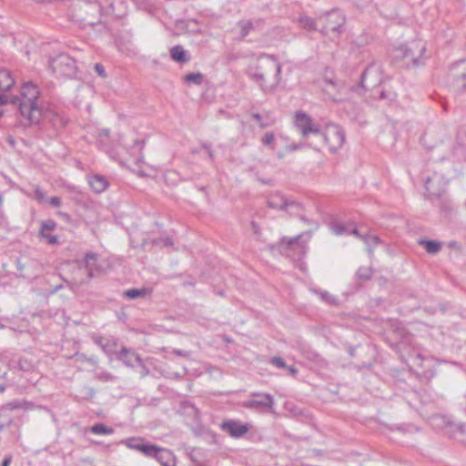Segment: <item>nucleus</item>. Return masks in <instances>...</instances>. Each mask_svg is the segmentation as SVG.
<instances>
[{
  "instance_id": "obj_1",
  "label": "nucleus",
  "mask_w": 466,
  "mask_h": 466,
  "mask_svg": "<svg viewBox=\"0 0 466 466\" xmlns=\"http://www.w3.org/2000/svg\"><path fill=\"white\" fill-rule=\"evenodd\" d=\"M247 75L261 89L271 91L281 81V65L275 56L263 53L259 55L257 65L248 67Z\"/></svg>"
},
{
  "instance_id": "obj_2",
  "label": "nucleus",
  "mask_w": 466,
  "mask_h": 466,
  "mask_svg": "<svg viewBox=\"0 0 466 466\" xmlns=\"http://www.w3.org/2000/svg\"><path fill=\"white\" fill-rule=\"evenodd\" d=\"M18 109L21 116L26 123L25 125H37L43 118V108L38 106L37 99L40 92L33 82L25 83L20 91Z\"/></svg>"
},
{
  "instance_id": "obj_3",
  "label": "nucleus",
  "mask_w": 466,
  "mask_h": 466,
  "mask_svg": "<svg viewBox=\"0 0 466 466\" xmlns=\"http://www.w3.org/2000/svg\"><path fill=\"white\" fill-rule=\"evenodd\" d=\"M381 66L378 63H370L361 75L360 86L355 87V91L360 95L370 89L373 90L381 84Z\"/></svg>"
},
{
  "instance_id": "obj_4",
  "label": "nucleus",
  "mask_w": 466,
  "mask_h": 466,
  "mask_svg": "<svg viewBox=\"0 0 466 466\" xmlns=\"http://www.w3.org/2000/svg\"><path fill=\"white\" fill-rule=\"evenodd\" d=\"M317 21L323 35H328L329 32L339 34L345 23V16L339 10L333 9L319 15Z\"/></svg>"
},
{
  "instance_id": "obj_5",
  "label": "nucleus",
  "mask_w": 466,
  "mask_h": 466,
  "mask_svg": "<svg viewBox=\"0 0 466 466\" xmlns=\"http://www.w3.org/2000/svg\"><path fill=\"white\" fill-rule=\"evenodd\" d=\"M330 152H337L345 143V132L338 125H329L321 134Z\"/></svg>"
},
{
  "instance_id": "obj_6",
  "label": "nucleus",
  "mask_w": 466,
  "mask_h": 466,
  "mask_svg": "<svg viewBox=\"0 0 466 466\" xmlns=\"http://www.w3.org/2000/svg\"><path fill=\"white\" fill-rule=\"evenodd\" d=\"M425 50L426 46L424 43H422L420 40H414L409 45L400 46L397 49V52L400 53V55H397V56H400L410 61L414 66H419L420 57L423 55Z\"/></svg>"
},
{
  "instance_id": "obj_7",
  "label": "nucleus",
  "mask_w": 466,
  "mask_h": 466,
  "mask_svg": "<svg viewBox=\"0 0 466 466\" xmlns=\"http://www.w3.org/2000/svg\"><path fill=\"white\" fill-rule=\"evenodd\" d=\"M448 180L441 174L434 173L425 179L424 187L429 198H441L446 193Z\"/></svg>"
},
{
  "instance_id": "obj_8",
  "label": "nucleus",
  "mask_w": 466,
  "mask_h": 466,
  "mask_svg": "<svg viewBox=\"0 0 466 466\" xmlns=\"http://www.w3.org/2000/svg\"><path fill=\"white\" fill-rule=\"evenodd\" d=\"M50 66L55 73L61 76H72L76 74V61L66 54H61L50 61Z\"/></svg>"
},
{
  "instance_id": "obj_9",
  "label": "nucleus",
  "mask_w": 466,
  "mask_h": 466,
  "mask_svg": "<svg viewBox=\"0 0 466 466\" xmlns=\"http://www.w3.org/2000/svg\"><path fill=\"white\" fill-rule=\"evenodd\" d=\"M268 206L270 208L285 210L291 214L298 212L300 209V205L298 202L292 199H289L284 195L279 192L269 196L268 199Z\"/></svg>"
},
{
  "instance_id": "obj_10",
  "label": "nucleus",
  "mask_w": 466,
  "mask_h": 466,
  "mask_svg": "<svg viewBox=\"0 0 466 466\" xmlns=\"http://www.w3.org/2000/svg\"><path fill=\"white\" fill-rule=\"evenodd\" d=\"M295 125L304 137L309 134H320L319 125L313 122L311 117L306 113H297L295 116Z\"/></svg>"
},
{
  "instance_id": "obj_11",
  "label": "nucleus",
  "mask_w": 466,
  "mask_h": 466,
  "mask_svg": "<svg viewBox=\"0 0 466 466\" xmlns=\"http://www.w3.org/2000/svg\"><path fill=\"white\" fill-rule=\"evenodd\" d=\"M248 423H242L237 420H228L223 421L220 428L223 431L227 432L231 438L240 439L244 437L250 430Z\"/></svg>"
},
{
  "instance_id": "obj_12",
  "label": "nucleus",
  "mask_w": 466,
  "mask_h": 466,
  "mask_svg": "<svg viewBox=\"0 0 466 466\" xmlns=\"http://www.w3.org/2000/svg\"><path fill=\"white\" fill-rule=\"evenodd\" d=\"M254 398L244 401L243 406L249 410L271 409L274 405V398L268 393H253Z\"/></svg>"
},
{
  "instance_id": "obj_13",
  "label": "nucleus",
  "mask_w": 466,
  "mask_h": 466,
  "mask_svg": "<svg viewBox=\"0 0 466 466\" xmlns=\"http://www.w3.org/2000/svg\"><path fill=\"white\" fill-rule=\"evenodd\" d=\"M97 255L96 253H86L84 259L78 260L76 263L79 269H85L86 278L78 280L79 284H84L89 281L94 277V270L96 266Z\"/></svg>"
},
{
  "instance_id": "obj_14",
  "label": "nucleus",
  "mask_w": 466,
  "mask_h": 466,
  "mask_svg": "<svg viewBox=\"0 0 466 466\" xmlns=\"http://www.w3.org/2000/svg\"><path fill=\"white\" fill-rule=\"evenodd\" d=\"M352 234L366 245V249L370 256L373 255L374 248L382 242L379 236L360 232L358 228H353Z\"/></svg>"
},
{
  "instance_id": "obj_15",
  "label": "nucleus",
  "mask_w": 466,
  "mask_h": 466,
  "mask_svg": "<svg viewBox=\"0 0 466 466\" xmlns=\"http://www.w3.org/2000/svg\"><path fill=\"white\" fill-rule=\"evenodd\" d=\"M116 357L127 367H134L136 363H141L140 356L126 347L116 352Z\"/></svg>"
},
{
  "instance_id": "obj_16",
  "label": "nucleus",
  "mask_w": 466,
  "mask_h": 466,
  "mask_svg": "<svg viewBox=\"0 0 466 466\" xmlns=\"http://www.w3.org/2000/svg\"><path fill=\"white\" fill-rule=\"evenodd\" d=\"M301 238L302 235H298L290 238H283L279 243V247L281 249L290 248L298 253H305L306 246L304 243L300 242Z\"/></svg>"
},
{
  "instance_id": "obj_17",
  "label": "nucleus",
  "mask_w": 466,
  "mask_h": 466,
  "mask_svg": "<svg viewBox=\"0 0 466 466\" xmlns=\"http://www.w3.org/2000/svg\"><path fill=\"white\" fill-rule=\"evenodd\" d=\"M153 458H155L162 466H176V456L167 449L157 446Z\"/></svg>"
},
{
  "instance_id": "obj_18",
  "label": "nucleus",
  "mask_w": 466,
  "mask_h": 466,
  "mask_svg": "<svg viewBox=\"0 0 466 466\" xmlns=\"http://www.w3.org/2000/svg\"><path fill=\"white\" fill-rule=\"evenodd\" d=\"M34 409L35 404L26 400H13L0 406V411L15 410H32Z\"/></svg>"
},
{
  "instance_id": "obj_19",
  "label": "nucleus",
  "mask_w": 466,
  "mask_h": 466,
  "mask_svg": "<svg viewBox=\"0 0 466 466\" xmlns=\"http://www.w3.org/2000/svg\"><path fill=\"white\" fill-rule=\"evenodd\" d=\"M264 24L262 19L241 20L238 23L240 29L241 39L245 38L251 31L259 29Z\"/></svg>"
},
{
  "instance_id": "obj_20",
  "label": "nucleus",
  "mask_w": 466,
  "mask_h": 466,
  "mask_svg": "<svg viewBox=\"0 0 466 466\" xmlns=\"http://www.w3.org/2000/svg\"><path fill=\"white\" fill-rule=\"evenodd\" d=\"M329 228L335 235H353L352 229L357 228L352 223H345L339 220L330 222Z\"/></svg>"
},
{
  "instance_id": "obj_21",
  "label": "nucleus",
  "mask_w": 466,
  "mask_h": 466,
  "mask_svg": "<svg viewBox=\"0 0 466 466\" xmlns=\"http://www.w3.org/2000/svg\"><path fill=\"white\" fill-rule=\"evenodd\" d=\"M372 96L380 100H384L386 104L390 105L397 100V93L390 88L387 89L383 87L380 90H371Z\"/></svg>"
},
{
  "instance_id": "obj_22",
  "label": "nucleus",
  "mask_w": 466,
  "mask_h": 466,
  "mask_svg": "<svg viewBox=\"0 0 466 466\" xmlns=\"http://www.w3.org/2000/svg\"><path fill=\"white\" fill-rule=\"evenodd\" d=\"M89 185L96 193H101L108 187V182L105 177L94 175L89 178Z\"/></svg>"
},
{
  "instance_id": "obj_23",
  "label": "nucleus",
  "mask_w": 466,
  "mask_h": 466,
  "mask_svg": "<svg viewBox=\"0 0 466 466\" xmlns=\"http://www.w3.org/2000/svg\"><path fill=\"white\" fill-rule=\"evenodd\" d=\"M15 84L10 72L5 69L0 70V92L9 90Z\"/></svg>"
},
{
  "instance_id": "obj_24",
  "label": "nucleus",
  "mask_w": 466,
  "mask_h": 466,
  "mask_svg": "<svg viewBox=\"0 0 466 466\" xmlns=\"http://www.w3.org/2000/svg\"><path fill=\"white\" fill-rule=\"evenodd\" d=\"M171 58L178 63H186L189 60L186 51L181 46H175L170 49Z\"/></svg>"
},
{
  "instance_id": "obj_25",
  "label": "nucleus",
  "mask_w": 466,
  "mask_h": 466,
  "mask_svg": "<svg viewBox=\"0 0 466 466\" xmlns=\"http://www.w3.org/2000/svg\"><path fill=\"white\" fill-rule=\"evenodd\" d=\"M418 243L424 247L429 254H437L441 248V242L434 240L420 239Z\"/></svg>"
},
{
  "instance_id": "obj_26",
  "label": "nucleus",
  "mask_w": 466,
  "mask_h": 466,
  "mask_svg": "<svg viewBox=\"0 0 466 466\" xmlns=\"http://www.w3.org/2000/svg\"><path fill=\"white\" fill-rule=\"evenodd\" d=\"M96 343L102 348V350L107 355L115 354L116 355V342L113 339L107 338H100L96 340Z\"/></svg>"
},
{
  "instance_id": "obj_27",
  "label": "nucleus",
  "mask_w": 466,
  "mask_h": 466,
  "mask_svg": "<svg viewBox=\"0 0 466 466\" xmlns=\"http://www.w3.org/2000/svg\"><path fill=\"white\" fill-rule=\"evenodd\" d=\"M49 116V121L56 130L64 128L67 123V120L60 114L50 113Z\"/></svg>"
},
{
  "instance_id": "obj_28",
  "label": "nucleus",
  "mask_w": 466,
  "mask_h": 466,
  "mask_svg": "<svg viewBox=\"0 0 466 466\" xmlns=\"http://www.w3.org/2000/svg\"><path fill=\"white\" fill-rule=\"evenodd\" d=\"M90 431L96 435H110L114 433V429L102 423H96L90 428Z\"/></svg>"
},
{
  "instance_id": "obj_29",
  "label": "nucleus",
  "mask_w": 466,
  "mask_h": 466,
  "mask_svg": "<svg viewBox=\"0 0 466 466\" xmlns=\"http://www.w3.org/2000/svg\"><path fill=\"white\" fill-rule=\"evenodd\" d=\"M440 199V204L438 205L441 211L445 215H449L453 210L452 201L445 196V194L441 198H438Z\"/></svg>"
},
{
  "instance_id": "obj_30",
  "label": "nucleus",
  "mask_w": 466,
  "mask_h": 466,
  "mask_svg": "<svg viewBox=\"0 0 466 466\" xmlns=\"http://www.w3.org/2000/svg\"><path fill=\"white\" fill-rule=\"evenodd\" d=\"M299 25L306 30L315 31L317 30L319 24L317 20L315 21L313 18L309 16H302L299 18Z\"/></svg>"
},
{
  "instance_id": "obj_31",
  "label": "nucleus",
  "mask_w": 466,
  "mask_h": 466,
  "mask_svg": "<svg viewBox=\"0 0 466 466\" xmlns=\"http://www.w3.org/2000/svg\"><path fill=\"white\" fill-rule=\"evenodd\" d=\"M359 280L366 281L372 277V268L370 267H360L356 272Z\"/></svg>"
},
{
  "instance_id": "obj_32",
  "label": "nucleus",
  "mask_w": 466,
  "mask_h": 466,
  "mask_svg": "<svg viewBox=\"0 0 466 466\" xmlns=\"http://www.w3.org/2000/svg\"><path fill=\"white\" fill-rule=\"evenodd\" d=\"M252 117L258 121L261 128H265L274 124V121L267 116L265 118L258 113H254Z\"/></svg>"
},
{
  "instance_id": "obj_33",
  "label": "nucleus",
  "mask_w": 466,
  "mask_h": 466,
  "mask_svg": "<svg viewBox=\"0 0 466 466\" xmlns=\"http://www.w3.org/2000/svg\"><path fill=\"white\" fill-rule=\"evenodd\" d=\"M147 294V290L145 289H130L125 291L124 295L126 298L129 299H135L139 297H144Z\"/></svg>"
},
{
  "instance_id": "obj_34",
  "label": "nucleus",
  "mask_w": 466,
  "mask_h": 466,
  "mask_svg": "<svg viewBox=\"0 0 466 466\" xmlns=\"http://www.w3.org/2000/svg\"><path fill=\"white\" fill-rule=\"evenodd\" d=\"M144 144H145L144 140L136 139L132 146L131 154L136 156L137 162L140 160V157H142L141 152H142Z\"/></svg>"
},
{
  "instance_id": "obj_35",
  "label": "nucleus",
  "mask_w": 466,
  "mask_h": 466,
  "mask_svg": "<svg viewBox=\"0 0 466 466\" xmlns=\"http://www.w3.org/2000/svg\"><path fill=\"white\" fill-rule=\"evenodd\" d=\"M157 446L155 444L143 443L138 451L142 452L147 457H152L156 453Z\"/></svg>"
},
{
  "instance_id": "obj_36",
  "label": "nucleus",
  "mask_w": 466,
  "mask_h": 466,
  "mask_svg": "<svg viewBox=\"0 0 466 466\" xmlns=\"http://www.w3.org/2000/svg\"><path fill=\"white\" fill-rule=\"evenodd\" d=\"M124 442L128 448L135 450V451H139L141 445H143V443H144V441L139 438H130V439L124 441Z\"/></svg>"
},
{
  "instance_id": "obj_37",
  "label": "nucleus",
  "mask_w": 466,
  "mask_h": 466,
  "mask_svg": "<svg viewBox=\"0 0 466 466\" xmlns=\"http://www.w3.org/2000/svg\"><path fill=\"white\" fill-rule=\"evenodd\" d=\"M261 143L269 147L271 149H275V136L272 132H267L261 138Z\"/></svg>"
},
{
  "instance_id": "obj_38",
  "label": "nucleus",
  "mask_w": 466,
  "mask_h": 466,
  "mask_svg": "<svg viewBox=\"0 0 466 466\" xmlns=\"http://www.w3.org/2000/svg\"><path fill=\"white\" fill-rule=\"evenodd\" d=\"M185 80L187 83H193L200 85L203 82V75L201 73H191L185 76Z\"/></svg>"
},
{
  "instance_id": "obj_39",
  "label": "nucleus",
  "mask_w": 466,
  "mask_h": 466,
  "mask_svg": "<svg viewBox=\"0 0 466 466\" xmlns=\"http://www.w3.org/2000/svg\"><path fill=\"white\" fill-rule=\"evenodd\" d=\"M56 228V223L54 220L48 219V220L43 221L41 224L40 235H44V233L46 231L54 230Z\"/></svg>"
},
{
  "instance_id": "obj_40",
  "label": "nucleus",
  "mask_w": 466,
  "mask_h": 466,
  "mask_svg": "<svg viewBox=\"0 0 466 466\" xmlns=\"http://www.w3.org/2000/svg\"><path fill=\"white\" fill-rule=\"evenodd\" d=\"M455 85L460 92H466V73L457 76L455 79Z\"/></svg>"
},
{
  "instance_id": "obj_41",
  "label": "nucleus",
  "mask_w": 466,
  "mask_h": 466,
  "mask_svg": "<svg viewBox=\"0 0 466 466\" xmlns=\"http://www.w3.org/2000/svg\"><path fill=\"white\" fill-rule=\"evenodd\" d=\"M318 295L319 296L320 299L329 305L336 304L337 299L334 296L329 294L328 291H319L318 292Z\"/></svg>"
},
{
  "instance_id": "obj_42",
  "label": "nucleus",
  "mask_w": 466,
  "mask_h": 466,
  "mask_svg": "<svg viewBox=\"0 0 466 466\" xmlns=\"http://www.w3.org/2000/svg\"><path fill=\"white\" fill-rule=\"evenodd\" d=\"M18 100H19V97H17L15 96L5 95V94L0 95V105L8 104V103L16 105L18 103Z\"/></svg>"
},
{
  "instance_id": "obj_43",
  "label": "nucleus",
  "mask_w": 466,
  "mask_h": 466,
  "mask_svg": "<svg viewBox=\"0 0 466 466\" xmlns=\"http://www.w3.org/2000/svg\"><path fill=\"white\" fill-rule=\"evenodd\" d=\"M153 244L156 246H173V241L169 237H161L153 240Z\"/></svg>"
},
{
  "instance_id": "obj_44",
  "label": "nucleus",
  "mask_w": 466,
  "mask_h": 466,
  "mask_svg": "<svg viewBox=\"0 0 466 466\" xmlns=\"http://www.w3.org/2000/svg\"><path fill=\"white\" fill-rule=\"evenodd\" d=\"M96 377L101 381H114L116 380V377L107 371L96 373Z\"/></svg>"
},
{
  "instance_id": "obj_45",
  "label": "nucleus",
  "mask_w": 466,
  "mask_h": 466,
  "mask_svg": "<svg viewBox=\"0 0 466 466\" xmlns=\"http://www.w3.org/2000/svg\"><path fill=\"white\" fill-rule=\"evenodd\" d=\"M95 72L101 77H106L105 67L102 64L96 63L94 66Z\"/></svg>"
},
{
  "instance_id": "obj_46",
  "label": "nucleus",
  "mask_w": 466,
  "mask_h": 466,
  "mask_svg": "<svg viewBox=\"0 0 466 466\" xmlns=\"http://www.w3.org/2000/svg\"><path fill=\"white\" fill-rule=\"evenodd\" d=\"M270 362L278 368H286V362L280 357H273Z\"/></svg>"
},
{
  "instance_id": "obj_47",
  "label": "nucleus",
  "mask_w": 466,
  "mask_h": 466,
  "mask_svg": "<svg viewBox=\"0 0 466 466\" xmlns=\"http://www.w3.org/2000/svg\"><path fill=\"white\" fill-rule=\"evenodd\" d=\"M462 405H463V410L466 412V396H465V401ZM456 428L461 434L466 436V423H458V424H456Z\"/></svg>"
},
{
  "instance_id": "obj_48",
  "label": "nucleus",
  "mask_w": 466,
  "mask_h": 466,
  "mask_svg": "<svg viewBox=\"0 0 466 466\" xmlns=\"http://www.w3.org/2000/svg\"><path fill=\"white\" fill-rule=\"evenodd\" d=\"M41 237L43 238L46 239V241L49 244H56L57 243V237L55 235H50V234L45 232L44 235H41Z\"/></svg>"
},
{
  "instance_id": "obj_49",
  "label": "nucleus",
  "mask_w": 466,
  "mask_h": 466,
  "mask_svg": "<svg viewBox=\"0 0 466 466\" xmlns=\"http://www.w3.org/2000/svg\"><path fill=\"white\" fill-rule=\"evenodd\" d=\"M49 204L53 207H59L61 205V198L59 197H52L49 199Z\"/></svg>"
},
{
  "instance_id": "obj_50",
  "label": "nucleus",
  "mask_w": 466,
  "mask_h": 466,
  "mask_svg": "<svg viewBox=\"0 0 466 466\" xmlns=\"http://www.w3.org/2000/svg\"><path fill=\"white\" fill-rule=\"evenodd\" d=\"M35 198H37V200L39 201H44L45 200V193L39 189V188H36L35 191Z\"/></svg>"
},
{
  "instance_id": "obj_51",
  "label": "nucleus",
  "mask_w": 466,
  "mask_h": 466,
  "mask_svg": "<svg viewBox=\"0 0 466 466\" xmlns=\"http://www.w3.org/2000/svg\"><path fill=\"white\" fill-rule=\"evenodd\" d=\"M82 20L85 22V24L90 25H96L99 22L98 19L96 20V19H92V18H89V17H84Z\"/></svg>"
},
{
  "instance_id": "obj_52",
  "label": "nucleus",
  "mask_w": 466,
  "mask_h": 466,
  "mask_svg": "<svg viewBox=\"0 0 466 466\" xmlns=\"http://www.w3.org/2000/svg\"><path fill=\"white\" fill-rule=\"evenodd\" d=\"M86 9H91L96 12H100V6L97 4L86 5Z\"/></svg>"
},
{
  "instance_id": "obj_53",
  "label": "nucleus",
  "mask_w": 466,
  "mask_h": 466,
  "mask_svg": "<svg viewBox=\"0 0 466 466\" xmlns=\"http://www.w3.org/2000/svg\"><path fill=\"white\" fill-rule=\"evenodd\" d=\"M140 364V368H141V370H140V374L142 377H145L148 374V369L141 362L139 363Z\"/></svg>"
},
{
  "instance_id": "obj_54",
  "label": "nucleus",
  "mask_w": 466,
  "mask_h": 466,
  "mask_svg": "<svg viewBox=\"0 0 466 466\" xmlns=\"http://www.w3.org/2000/svg\"><path fill=\"white\" fill-rule=\"evenodd\" d=\"M174 353L178 355V356H181V357H187L188 356V352L181 350H174Z\"/></svg>"
},
{
  "instance_id": "obj_55",
  "label": "nucleus",
  "mask_w": 466,
  "mask_h": 466,
  "mask_svg": "<svg viewBox=\"0 0 466 466\" xmlns=\"http://www.w3.org/2000/svg\"><path fill=\"white\" fill-rule=\"evenodd\" d=\"M11 461H12V457L11 456H7L4 459L3 462H2V465L1 466H9L10 463H11Z\"/></svg>"
},
{
  "instance_id": "obj_56",
  "label": "nucleus",
  "mask_w": 466,
  "mask_h": 466,
  "mask_svg": "<svg viewBox=\"0 0 466 466\" xmlns=\"http://www.w3.org/2000/svg\"><path fill=\"white\" fill-rule=\"evenodd\" d=\"M289 150L294 151L301 148V146L299 144H293L288 147Z\"/></svg>"
},
{
  "instance_id": "obj_57",
  "label": "nucleus",
  "mask_w": 466,
  "mask_h": 466,
  "mask_svg": "<svg viewBox=\"0 0 466 466\" xmlns=\"http://www.w3.org/2000/svg\"><path fill=\"white\" fill-rule=\"evenodd\" d=\"M204 147L207 149V152L208 154V157L210 159H213L214 158V154H213V150L210 148V147H208V146H204Z\"/></svg>"
},
{
  "instance_id": "obj_58",
  "label": "nucleus",
  "mask_w": 466,
  "mask_h": 466,
  "mask_svg": "<svg viewBox=\"0 0 466 466\" xmlns=\"http://www.w3.org/2000/svg\"><path fill=\"white\" fill-rule=\"evenodd\" d=\"M86 390H87V398H90V399L93 398L96 393L95 390L92 388H87Z\"/></svg>"
},
{
  "instance_id": "obj_59",
  "label": "nucleus",
  "mask_w": 466,
  "mask_h": 466,
  "mask_svg": "<svg viewBox=\"0 0 466 466\" xmlns=\"http://www.w3.org/2000/svg\"><path fill=\"white\" fill-rule=\"evenodd\" d=\"M288 370H289V371L292 375H295V374H297V372H298V370H297L295 367H293V366H289V367H288Z\"/></svg>"
},
{
  "instance_id": "obj_60",
  "label": "nucleus",
  "mask_w": 466,
  "mask_h": 466,
  "mask_svg": "<svg viewBox=\"0 0 466 466\" xmlns=\"http://www.w3.org/2000/svg\"><path fill=\"white\" fill-rule=\"evenodd\" d=\"M16 268L18 270L24 269V265L21 263V261L19 259L16 260Z\"/></svg>"
},
{
  "instance_id": "obj_61",
  "label": "nucleus",
  "mask_w": 466,
  "mask_h": 466,
  "mask_svg": "<svg viewBox=\"0 0 466 466\" xmlns=\"http://www.w3.org/2000/svg\"><path fill=\"white\" fill-rule=\"evenodd\" d=\"M251 226H252V228H253L254 232L255 233H258V226L257 225V223L252 222Z\"/></svg>"
},
{
  "instance_id": "obj_62",
  "label": "nucleus",
  "mask_w": 466,
  "mask_h": 466,
  "mask_svg": "<svg viewBox=\"0 0 466 466\" xmlns=\"http://www.w3.org/2000/svg\"><path fill=\"white\" fill-rule=\"evenodd\" d=\"M6 387L5 384L0 383V393H3L5 390Z\"/></svg>"
},
{
  "instance_id": "obj_63",
  "label": "nucleus",
  "mask_w": 466,
  "mask_h": 466,
  "mask_svg": "<svg viewBox=\"0 0 466 466\" xmlns=\"http://www.w3.org/2000/svg\"><path fill=\"white\" fill-rule=\"evenodd\" d=\"M190 459H191V461H194L195 463H197V462H198V461H197V460H196V458H195L192 454H190Z\"/></svg>"
},
{
  "instance_id": "obj_64",
  "label": "nucleus",
  "mask_w": 466,
  "mask_h": 466,
  "mask_svg": "<svg viewBox=\"0 0 466 466\" xmlns=\"http://www.w3.org/2000/svg\"><path fill=\"white\" fill-rule=\"evenodd\" d=\"M103 132H104L105 136H108L109 130L108 129H105Z\"/></svg>"
}]
</instances>
